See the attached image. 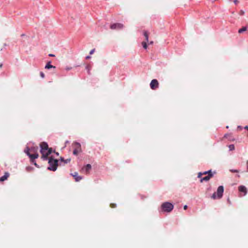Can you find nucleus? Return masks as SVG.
<instances>
[{"label":"nucleus","instance_id":"1","mask_svg":"<svg viewBox=\"0 0 248 248\" xmlns=\"http://www.w3.org/2000/svg\"><path fill=\"white\" fill-rule=\"evenodd\" d=\"M40 153L42 154L41 158L43 160H47L49 159L48 155L53 152L52 148H49L47 143L46 142L40 143Z\"/></svg>","mask_w":248,"mask_h":248},{"label":"nucleus","instance_id":"2","mask_svg":"<svg viewBox=\"0 0 248 248\" xmlns=\"http://www.w3.org/2000/svg\"><path fill=\"white\" fill-rule=\"evenodd\" d=\"M49 167L47 169L50 170L55 171L57 170L58 165V160L54 159L52 156L48 159Z\"/></svg>","mask_w":248,"mask_h":248},{"label":"nucleus","instance_id":"3","mask_svg":"<svg viewBox=\"0 0 248 248\" xmlns=\"http://www.w3.org/2000/svg\"><path fill=\"white\" fill-rule=\"evenodd\" d=\"M224 192V187L222 186H220L218 187L217 193L215 192L212 195L211 198L215 200L217 198L220 199L222 198L223 196V193Z\"/></svg>","mask_w":248,"mask_h":248},{"label":"nucleus","instance_id":"4","mask_svg":"<svg viewBox=\"0 0 248 248\" xmlns=\"http://www.w3.org/2000/svg\"><path fill=\"white\" fill-rule=\"evenodd\" d=\"M161 208L164 212H170L173 208V205L170 202H166L161 205Z\"/></svg>","mask_w":248,"mask_h":248},{"label":"nucleus","instance_id":"5","mask_svg":"<svg viewBox=\"0 0 248 248\" xmlns=\"http://www.w3.org/2000/svg\"><path fill=\"white\" fill-rule=\"evenodd\" d=\"M123 27L124 25L121 23H113L110 25V28L112 30H120Z\"/></svg>","mask_w":248,"mask_h":248},{"label":"nucleus","instance_id":"6","mask_svg":"<svg viewBox=\"0 0 248 248\" xmlns=\"http://www.w3.org/2000/svg\"><path fill=\"white\" fill-rule=\"evenodd\" d=\"M159 83L156 79H153L150 83V87L152 90H155L158 87Z\"/></svg>","mask_w":248,"mask_h":248},{"label":"nucleus","instance_id":"7","mask_svg":"<svg viewBox=\"0 0 248 248\" xmlns=\"http://www.w3.org/2000/svg\"><path fill=\"white\" fill-rule=\"evenodd\" d=\"M30 158V161L31 163L34 162V159L37 158L39 157L38 154H30L29 155Z\"/></svg>","mask_w":248,"mask_h":248},{"label":"nucleus","instance_id":"8","mask_svg":"<svg viewBox=\"0 0 248 248\" xmlns=\"http://www.w3.org/2000/svg\"><path fill=\"white\" fill-rule=\"evenodd\" d=\"M213 177V174H209L207 176L202 178L200 181L202 183L203 181H209L212 177Z\"/></svg>","mask_w":248,"mask_h":248},{"label":"nucleus","instance_id":"9","mask_svg":"<svg viewBox=\"0 0 248 248\" xmlns=\"http://www.w3.org/2000/svg\"><path fill=\"white\" fill-rule=\"evenodd\" d=\"M72 175L74 177L76 181L77 182H78L82 179V177L79 176L78 173L77 172H74V173L72 174Z\"/></svg>","mask_w":248,"mask_h":248},{"label":"nucleus","instance_id":"10","mask_svg":"<svg viewBox=\"0 0 248 248\" xmlns=\"http://www.w3.org/2000/svg\"><path fill=\"white\" fill-rule=\"evenodd\" d=\"M238 190L241 192H243L244 193V195H245L247 193V188L244 186H240L238 187Z\"/></svg>","mask_w":248,"mask_h":248},{"label":"nucleus","instance_id":"11","mask_svg":"<svg viewBox=\"0 0 248 248\" xmlns=\"http://www.w3.org/2000/svg\"><path fill=\"white\" fill-rule=\"evenodd\" d=\"M209 174H213L211 170H209L208 171H204L203 172H199V173H198V178H201L202 176V175H206V174L209 175Z\"/></svg>","mask_w":248,"mask_h":248},{"label":"nucleus","instance_id":"12","mask_svg":"<svg viewBox=\"0 0 248 248\" xmlns=\"http://www.w3.org/2000/svg\"><path fill=\"white\" fill-rule=\"evenodd\" d=\"M9 176V173L7 172H5L4 175L0 178V181L2 182L6 180Z\"/></svg>","mask_w":248,"mask_h":248},{"label":"nucleus","instance_id":"13","mask_svg":"<svg viewBox=\"0 0 248 248\" xmlns=\"http://www.w3.org/2000/svg\"><path fill=\"white\" fill-rule=\"evenodd\" d=\"M30 152L32 154H38V147H33L30 148Z\"/></svg>","mask_w":248,"mask_h":248},{"label":"nucleus","instance_id":"14","mask_svg":"<svg viewBox=\"0 0 248 248\" xmlns=\"http://www.w3.org/2000/svg\"><path fill=\"white\" fill-rule=\"evenodd\" d=\"M143 35L145 38V41L149 42V39H148L149 33H148V32L146 31H143Z\"/></svg>","mask_w":248,"mask_h":248},{"label":"nucleus","instance_id":"15","mask_svg":"<svg viewBox=\"0 0 248 248\" xmlns=\"http://www.w3.org/2000/svg\"><path fill=\"white\" fill-rule=\"evenodd\" d=\"M51 68H55V66H53L52 65L50 64V62H48L46 65L45 66V68L46 69H50Z\"/></svg>","mask_w":248,"mask_h":248},{"label":"nucleus","instance_id":"16","mask_svg":"<svg viewBox=\"0 0 248 248\" xmlns=\"http://www.w3.org/2000/svg\"><path fill=\"white\" fill-rule=\"evenodd\" d=\"M24 152L29 156L31 154L30 148H29L28 147H26L24 150Z\"/></svg>","mask_w":248,"mask_h":248},{"label":"nucleus","instance_id":"17","mask_svg":"<svg viewBox=\"0 0 248 248\" xmlns=\"http://www.w3.org/2000/svg\"><path fill=\"white\" fill-rule=\"evenodd\" d=\"M247 27H243L242 28L239 29L238 30V32L239 33H242L243 31H247Z\"/></svg>","mask_w":248,"mask_h":248},{"label":"nucleus","instance_id":"18","mask_svg":"<svg viewBox=\"0 0 248 248\" xmlns=\"http://www.w3.org/2000/svg\"><path fill=\"white\" fill-rule=\"evenodd\" d=\"M91 168L92 167L90 164H87L85 167L86 172H88V171L91 170Z\"/></svg>","mask_w":248,"mask_h":248},{"label":"nucleus","instance_id":"19","mask_svg":"<svg viewBox=\"0 0 248 248\" xmlns=\"http://www.w3.org/2000/svg\"><path fill=\"white\" fill-rule=\"evenodd\" d=\"M147 42H146V41H143L141 43L142 46L144 49H147Z\"/></svg>","mask_w":248,"mask_h":248},{"label":"nucleus","instance_id":"20","mask_svg":"<svg viewBox=\"0 0 248 248\" xmlns=\"http://www.w3.org/2000/svg\"><path fill=\"white\" fill-rule=\"evenodd\" d=\"M79 153V151L78 149H75L74 151H73V154L75 155H77Z\"/></svg>","mask_w":248,"mask_h":248},{"label":"nucleus","instance_id":"21","mask_svg":"<svg viewBox=\"0 0 248 248\" xmlns=\"http://www.w3.org/2000/svg\"><path fill=\"white\" fill-rule=\"evenodd\" d=\"M86 69L88 70L89 74H90V71L91 69V66L90 65H87L86 66Z\"/></svg>","mask_w":248,"mask_h":248},{"label":"nucleus","instance_id":"22","mask_svg":"<svg viewBox=\"0 0 248 248\" xmlns=\"http://www.w3.org/2000/svg\"><path fill=\"white\" fill-rule=\"evenodd\" d=\"M230 171L232 172H236V173H238L239 172V170H233V169H231L230 170Z\"/></svg>","mask_w":248,"mask_h":248},{"label":"nucleus","instance_id":"23","mask_svg":"<svg viewBox=\"0 0 248 248\" xmlns=\"http://www.w3.org/2000/svg\"><path fill=\"white\" fill-rule=\"evenodd\" d=\"M71 161V159L70 158H68V159H64V164H67L68 163H69Z\"/></svg>","mask_w":248,"mask_h":248},{"label":"nucleus","instance_id":"24","mask_svg":"<svg viewBox=\"0 0 248 248\" xmlns=\"http://www.w3.org/2000/svg\"><path fill=\"white\" fill-rule=\"evenodd\" d=\"M229 148H230V150H234V146L232 144V145H230L229 146Z\"/></svg>","mask_w":248,"mask_h":248},{"label":"nucleus","instance_id":"25","mask_svg":"<svg viewBox=\"0 0 248 248\" xmlns=\"http://www.w3.org/2000/svg\"><path fill=\"white\" fill-rule=\"evenodd\" d=\"M111 208H115L116 207V204L115 203H111L110 205Z\"/></svg>","mask_w":248,"mask_h":248},{"label":"nucleus","instance_id":"26","mask_svg":"<svg viewBox=\"0 0 248 248\" xmlns=\"http://www.w3.org/2000/svg\"><path fill=\"white\" fill-rule=\"evenodd\" d=\"M40 76L42 78H45V74H44V73L43 72H41L40 73Z\"/></svg>","mask_w":248,"mask_h":248},{"label":"nucleus","instance_id":"27","mask_svg":"<svg viewBox=\"0 0 248 248\" xmlns=\"http://www.w3.org/2000/svg\"><path fill=\"white\" fill-rule=\"evenodd\" d=\"M233 2L235 4H237L239 3V1L238 0H233Z\"/></svg>","mask_w":248,"mask_h":248},{"label":"nucleus","instance_id":"28","mask_svg":"<svg viewBox=\"0 0 248 248\" xmlns=\"http://www.w3.org/2000/svg\"><path fill=\"white\" fill-rule=\"evenodd\" d=\"M94 51H95V49H94H94H92V50L90 51V54L91 55H92V54H93L94 52Z\"/></svg>","mask_w":248,"mask_h":248},{"label":"nucleus","instance_id":"29","mask_svg":"<svg viewBox=\"0 0 248 248\" xmlns=\"http://www.w3.org/2000/svg\"><path fill=\"white\" fill-rule=\"evenodd\" d=\"M60 160H61V161L62 162H64V158H63V157H61V158H60Z\"/></svg>","mask_w":248,"mask_h":248},{"label":"nucleus","instance_id":"30","mask_svg":"<svg viewBox=\"0 0 248 248\" xmlns=\"http://www.w3.org/2000/svg\"><path fill=\"white\" fill-rule=\"evenodd\" d=\"M149 45H152L154 43V42L153 41H150L148 42Z\"/></svg>","mask_w":248,"mask_h":248},{"label":"nucleus","instance_id":"31","mask_svg":"<svg viewBox=\"0 0 248 248\" xmlns=\"http://www.w3.org/2000/svg\"><path fill=\"white\" fill-rule=\"evenodd\" d=\"M32 163H33V164H34L35 166H36V167H38V165L37 164V163L35 162V161H34V162H33Z\"/></svg>","mask_w":248,"mask_h":248},{"label":"nucleus","instance_id":"32","mask_svg":"<svg viewBox=\"0 0 248 248\" xmlns=\"http://www.w3.org/2000/svg\"><path fill=\"white\" fill-rule=\"evenodd\" d=\"M48 55L50 57H55V55L54 54H49Z\"/></svg>","mask_w":248,"mask_h":248},{"label":"nucleus","instance_id":"33","mask_svg":"<svg viewBox=\"0 0 248 248\" xmlns=\"http://www.w3.org/2000/svg\"><path fill=\"white\" fill-rule=\"evenodd\" d=\"M54 153H55L56 154V155H57V156H59V153L58 152H55V151H53Z\"/></svg>","mask_w":248,"mask_h":248},{"label":"nucleus","instance_id":"34","mask_svg":"<svg viewBox=\"0 0 248 248\" xmlns=\"http://www.w3.org/2000/svg\"><path fill=\"white\" fill-rule=\"evenodd\" d=\"M187 208V205H185V206H184V209L185 210H186Z\"/></svg>","mask_w":248,"mask_h":248},{"label":"nucleus","instance_id":"35","mask_svg":"<svg viewBox=\"0 0 248 248\" xmlns=\"http://www.w3.org/2000/svg\"><path fill=\"white\" fill-rule=\"evenodd\" d=\"M90 58H91V56H87L86 57V59H89Z\"/></svg>","mask_w":248,"mask_h":248},{"label":"nucleus","instance_id":"36","mask_svg":"<svg viewBox=\"0 0 248 248\" xmlns=\"http://www.w3.org/2000/svg\"><path fill=\"white\" fill-rule=\"evenodd\" d=\"M244 128H245V129H247V130L248 131V126H245V127H244Z\"/></svg>","mask_w":248,"mask_h":248},{"label":"nucleus","instance_id":"37","mask_svg":"<svg viewBox=\"0 0 248 248\" xmlns=\"http://www.w3.org/2000/svg\"><path fill=\"white\" fill-rule=\"evenodd\" d=\"M241 14H244V12L243 11H241Z\"/></svg>","mask_w":248,"mask_h":248},{"label":"nucleus","instance_id":"38","mask_svg":"<svg viewBox=\"0 0 248 248\" xmlns=\"http://www.w3.org/2000/svg\"><path fill=\"white\" fill-rule=\"evenodd\" d=\"M71 69V68H67L66 69L67 70H70Z\"/></svg>","mask_w":248,"mask_h":248},{"label":"nucleus","instance_id":"39","mask_svg":"<svg viewBox=\"0 0 248 248\" xmlns=\"http://www.w3.org/2000/svg\"><path fill=\"white\" fill-rule=\"evenodd\" d=\"M2 66V63H0V68H1Z\"/></svg>","mask_w":248,"mask_h":248},{"label":"nucleus","instance_id":"40","mask_svg":"<svg viewBox=\"0 0 248 248\" xmlns=\"http://www.w3.org/2000/svg\"><path fill=\"white\" fill-rule=\"evenodd\" d=\"M77 145L78 146L80 147V144H79V143H77Z\"/></svg>","mask_w":248,"mask_h":248},{"label":"nucleus","instance_id":"41","mask_svg":"<svg viewBox=\"0 0 248 248\" xmlns=\"http://www.w3.org/2000/svg\"><path fill=\"white\" fill-rule=\"evenodd\" d=\"M237 177L239 178V177H240V175H237Z\"/></svg>","mask_w":248,"mask_h":248},{"label":"nucleus","instance_id":"42","mask_svg":"<svg viewBox=\"0 0 248 248\" xmlns=\"http://www.w3.org/2000/svg\"><path fill=\"white\" fill-rule=\"evenodd\" d=\"M238 128H239V129H241V127L240 126H238Z\"/></svg>","mask_w":248,"mask_h":248},{"label":"nucleus","instance_id":"43","mask_svg":"<svg viewBox=\"0 0 248 248\" xmlns=\"http://www.w3.org/2000/svg\"><path fill=\"white\" fill-rule=\"evenodd\" d=\"M238 128H239V129H241V127L240 126H238Z\"/></svg>","mask_w":248,"mask_h":248},{"label":"nucleus","instance_id":"44","mask_svg":"<svg viewBox=\"0 0 248 248\" xmlns=\"http://www.w3.org/2000/svg\"><path fill=\"white\" fill-rule=\"evenodd\" d=\"M230 0V1H233V0Z\"/></svg>","mask_w":248,"mask_h":248}]
</instances>
